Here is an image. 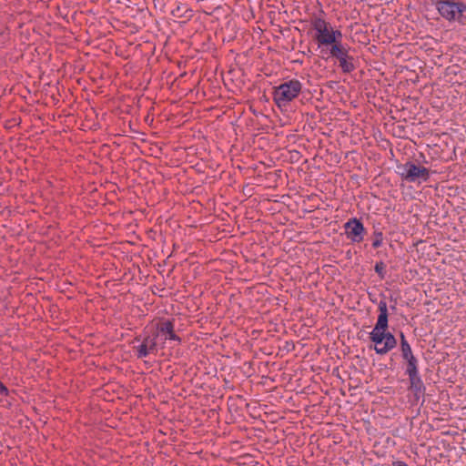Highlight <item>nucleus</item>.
Returning a JSON list of instances; mask_svg holds the SVG:
<instances>
[{
    "label": "nucleus",
    "mask_w": 466,
    "mask_h": 466,
    "mask_svg": "<svg viewBox=\"0 0 466 466\" xmlns=\"http://www.w3.org/2000/svg\"><path fill=\"white\" fill-rule=\"evenodd\" d=\"M301 90V84L291 80L278 86L274 92V100L279 106H286L295 98Z\"/></svg>",
    "instance_id": "20e7f679"
},
{
    "label": "nucleus",
    "mask_w": 466,
    "mask_h": 466,
    "mask_svg": "<svg viewBox=\"0 0 466 466\" xmlns=\"http://www.w3.org/2000/svg\"><path fill=\"white\" fill-rule=\"evenodd\" d=\"M400 337H401L400 346H401V353H402L403 359L412 356L413 354L411 351V348H410V344L407 342V340L405 339L403 333H401Z\"/></svg>",
    "instance_id": "f8f14e48"
},
{
    "label": "nucleus",
    "mask_w": 466,
    "mask_h": 466,
    "mask_svg": "<svg viewBox=\"0 0 466 466\" xmlns=\"http://www.w3.org/2000/svg\"><path fill=\"white\" fill-rule=\"evenodd\" d=\"M409 379H410V388L415 392H420L423 388V383H422L419 374L409 375Z\"/></svg>",
    "instance_id": "9d476101"
},
{
    "label": "nucleus",
    "mask_w": 466,
    "mask_h": 466,
    "mask_svg": "<svg viewBox=\"0 0 466 466\" xmlns=\"http://www.w3.org/2000/svg\"><path fill=\"white\" fill-rule=\"evenodd\" d=\"M313 27L316 31L315 38L319 45H331L336 42V39H340L342 36L340 31L334 30L329 24L320 18L314 21Z\"/></svg>",
    "instance_id": "7ed1b4c3"
},
{
    "label": "nucleus",
    "mask_w": 466,
    "mask_h": 466,
    "mask_svg": "<svg viewBox=\"0 0 466 466\" xmlns=\"http://www.w3.org/2000/svg\"><path fill=\"white\" fill-rule=\"evenodd\" d=\"M385 265L383 262H378L375 265V271L381 277H384Z\"/></svg>",
    "instance_id": "4468645a"
},
{
    "label": "nucleus",
    "mask_w": 466,
    "mask_h": 466,
    "mask_svg": "<svg viewBox=\"0 0 466 466\" xmlns=\"http://www.w3.org/2000/svg\"><path fill=\"white\" fill-rule=\"evenodd\" d=\"M379 311L377 323L370 333V339L374 343L375 351L378 354L384 355L396 347L397 340L390 332L387 331L388 308L386 301H380Z\"/></svg>",
    "instance_id": "f257e3e1"
},
{
    "label": "nucleus",
    "mask_w": 466,
    "mask_h": 466,
    "mask_svg": "<svg viewBox=\"0 0 466 466\" xmlns=\"http://www.w3.org/2000/svg\"><path fill=\"white\" fill-rule=\"evenodd\" d=\"M347 56H344L342 57V59H339V65L340 66L342 67V69L345 71V72H350L353 69V65L351 62H349L347 60Z\"/></svg>",
    "instance_id": "ddd939ff"
},
{
    "label": "nucleus",
    "mask_w": 466,
    "mask_h": 466,
    "mask_svg": "<svg viewBox=\"0 0 466 466\" xmlns=\"http://www.w3.org/2000/svg\"><path fill=\"white\" fill-rule=\"evenodd\" d=\"M438 10L446 19L457 20L460 19L462 13L466 11V5L461 3L443 1L439 3Z\"/></svg>",
    "instance_id": "39448f33"
},
{
    "label": "nucleus",
    "mask_w": 466,
    "mask_h": 466,
    "mask_svg": "<svg viewBox=\"0 0 466 466\" xmlns=\"http://www.w3.org/2000/svg\"><path fill=\"white\" fill-rule=\"evenodd\" d=\"M0 390L2 392H6L7 391L6 388L1 382H0Z\"/></svg>",
    "instance_id": "f3484780"
},
{
    "label": "nucleus",
    "mask_w": 466,
    "mask_h": 466,
    "mask_svg": "<svg viewBox=\"0 0 466 466\" xmlns=\"http://www.w3.org/2000/svg\"><path fill=\"white\" fill-rule=\"evenodd\" d=\"M157 348V338L155 336L153 337H147L143 340V343L137 348L138 357L143 358L147 356L150 353H153L156 350Z\"/></svg>",
    "instance_id": "0eeeda50"
},
{
    "label": "nucleus",
    "mask_w": 466,
    "mask_h": 466,
    "mask_svg": "<svg viewBox=\"0 0 466 466\" xmlns=\"http://www.w3.org/2000/svg\"><path fill=\"white\" fill-rule=\"evenodd\" d=\"M346 234L352 241L360 242L362 239L363 225L357 219H351L345 224Z\"/></svg>",
    "instance_id": "423d86ee"
},
{
    "label": "nucleus",
    "mask_w": 466,
    "mask_h": 466,
    "mask_svg": "<svg viewBox=\"0 0 466 466\" xmlns=\"http://www.w3.org/2000/svg\"><path fill=\"white\" fill-rule=\"evenodd\" d=\"M159 335L165 336L166 339H177V337L174 333L173 324L170 321H164L160 324L157 332L154 336L157 338Z\"/></svg>",
    "instance_id": "6e6552de"
},
{
    "label": "nucleus",
    "mask_w": 466,
    "mask_h": 466,
    "mask_svg": "<svg viewBox=\"0 0 466 466\" xmlns=\"http://www.w3.org/2000/svg\"><path fill=\"white\" fill-rule=\"evenodd\" d=\"M398 173L400 177L410 183H421L427 181L430 176L428 168L417 166L413 162L398 165Z\"/></svg>",
    "instance_id": "f03ea898"
},
{
    "label": "nucleus",
    "mask_w": 466,
    "mask_h": 466,
    "mask_svg": "<svg viewBox=\"0 0 466 466\" xmlns=\"http://www.w3.org/2000/svg\"><path fill=\"white\" fill-rule=\"evenodd\" d=\"M394 466H408V465L402 461H397L394 463Z\"/></svg>",
    "instance_id": "dca6fc26"
},
{
    "label": "nucleus",
    "mask_w": 466,
    "mask_h": 466,
    "mask_svg": "<svg viewBox=\"0 0 466 466\" xmlns=\"http://www.w3.org/2000/svg\"><path fill=\"white\" fill-rule=\"evenodd\" d=\"M331 45L330 54L332 56H335L338 59H342V57L348 56L347 49L341 45L339 39H336V42Z\"/></svg>",
    "instance_id": "1a4fd4ad"
},
{
    "label": "nucleus",
    "mask_w": 466,
    "mask_h": 466,
    "mask_svg": "<svg viewBox=\"0 0 466 466\" xmlns=\"http://www.w3.org/2000/svg\"><path fill=\"white\" fill-rule=\"evenodd\" d=\"M404 359L408 362V367H407V373H408V375L419 374L418 369H417V360H416V358L412 355V356H410V357H407V358H404Z\"/></svg>",
    "instance_id": "9b49d317"
},
{
    "label": "nucleus",
    "mask_w": 466,
    "mask_h": 466,
    "mask_svg": "<svg viewBox=\"0 0 466 466\" xmlns=\"http://www.w3.org/2000/svg\"><path fill=\"white\" fill-rule=\"evenodd\" d=\"M382 242V234L377 233L375 236V239L373 240L372 246L374 248H379L381 245Z\"/></svg>",
    "instance_id": "2eb2a0df"
}]
</instances>
